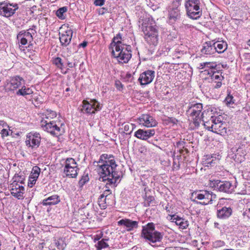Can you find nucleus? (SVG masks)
Returning a JSON list of instances; mask_svg holds the SVG:
<instances>
[{"label": "nucleus", "mask_w": 250, "mask_h": 250, "mask_svg": "<svg viewBox=\"0 0 250 250\" xmlns=\"http://www.w3.org/2000/svg\"><path fill=\"white\" fill-rule=\"evenodd\" d=\"M138 123L146 127H153L157 125L156 120L149 114H143L137 119Z\"/></svg>", "instance_id": "9b49d317"}, {"label": "nucleus", "mask_w": 250, "mask_h": 250, "mask_svg": "<svg viewBox=\"0 0 250 250\" xmlns=\"http://www.w3.org/2000/svg\"><path fill=\"white\" fill-rule=\"evenodd\" d=\"M170 220L172 222H175L176 225L178 226L179 228L182 229H186L188 226V220L176 214L171 216Z\"/></svg>", "instance_id": "4be33fe9"}, {"label": "nucleus", "mask_w": 250, "mask_h": 250, "mask_svg": "<svg viewBox=\"0 0 250 250\" xmlns=\"http://www.w3.org/2000/svg\"><path fill=\"white\" fill-rule=\"evenodd\" d=\"M122 38L120 34L114 37L110 44L112 48L113 56L121 63H127L131 58V46L122 42Z\"/></svg>", "instance_id": "f257e3e1"}, {"label": "nucleus", "mask_w": 250, "mask_h": 250, "mask_svg": "<svg viewBox=\"0 0 250 250\" xmlns=\"http://www.w3.org/2000/svg\"><path fill=\"white\" fill-rule=\"evenodd\" d=\"M104 13V12L103 11V10L102 11L100 12V14H103Z\"/></svg>", "instance_id": "338daca9"}, {"label": "nucleus", "mask_w": 250, "mask_h": 250, "mask_svg": "<svg viewBox=\"0 0 250 250\" xmlns=\"http://www.w3.org/2000/svg\"><path fill=\"white\" fill-rule=\"evenodd\" d=\"M73 32L70 29H68L64 32H60V41L62 45L66 46L68 45L72 38Z\"/></svg>", "instance_id": "f3484780"}, {"label": "nucleus", "mask_w": 250, "mask_h": 250, "mask_svg": "<svg viewBox=\"0 0 250 250\" xmlns=\"http://www.w3.org/2000/svg\"><path fill=\"white\" fill-rule=\"evenodd\" d=\"M199 0H188L185 3L188 16L191 19H197L202 15Z\"/></svg>", "instance_id": "423d86ee"}, {"label": "nucleus", "mask_w": 250, "mask_h": 250, "mask_svg": "<svg viewBox=\"0 0 250 250\" xmlns=\"http://www.w3.org/2000/svg\"><path fill=\"white\" fill-rule=\"evenodd\" d=\"M41 172V169L38 166H34L33 167L31 174L32 175H35L39 177V176Z\"/></svg>", "instance_id": "ea45409f"}, {"label": "nucleus", "mask_w": 250, "mask_h": 250, "mask_svg": "<svg viewBox=\"0 0 250 250\" xmlns=\"http://www.w3.org/2000/svg\"><path fill=\"white\" fill-rule=\"evenodd\" d=\"M154 200V197L153 196H149L146 199V201L148 202V205H149L150 203Z\"/></svg>", "instance_id": "5fc2aeb1"}, {"label": "nucleus", "mask_w": 250, "mask_h": 250, "mask_svg": "<svg viewBox=\"0 0 250 250\" xmlns=\"http://www.w3.org/2000/svg\"><path fill=\"white\" fill-rule=\"evenodd\" d=\"M67 10V9L66 7H62V8H59L56 11L57 16L60 19H64L65 18V16L64 14L66 12Z\"/></svg>", "instance_id": "c9c22d12"}, {"label": "nucleus", "mask_w": 250, "mask_h": 250, "mask_svg": "<svg viewBox=\"0 0 250 250\" xmlns=\"http://www.w3.org/2000/svg\"><path fill=\"white\" fill-rule=\"evenodd\" d=\"M222 81H215L216 84L214 86V88H220L222 85Z\"/></svg>", "instance_id": "603ef678"}, {"label": "nucleus", "mask_w": 250, "mask_h": 250, "mask_svg": "<svg viewBox=\"0 0 250 250\" xmlns=\"http://www.w3.org/2000/svg\"><path fill=\"white\" fill-rule=\"evenodd\" d=\"M217 65L215 62H205L200 64V69H208L209 71L213 70L216 67Z\"/></svg>", "instance_id": "473e14b6"}, {"label": "nucleus", "mask_w": 250, "mask_h": 250, "mask_svg": "<svg viewBox=\"0 0 250 250\" xmlns=\"http://www.w3.org/2000/svg\"><path fill=\"white\" fill-rule=\"evenodd\" d=\"M203 72H204V74L209 75L212 81H222L224 78L221 74L217 71H215L213 70L209 71L208 69H205Z\"/></svg>", "instance_id": "c85d7f7f"}, {"label": "nucleus", "mask_w": 250, "mask_h": 250, "mask_svg": "<svg viewBox=\"0 0 250 250\" xmlns=\"http://www.w3.org/2000/svg\"><path fill=\"white\" fill-rule=\"evenodd\" d=\"M207 158L205 161V164L207 165V167H209V166H211L212 164H215L216 158L215 159H213V156H207Z\"/></svg>", "instance_id": "4c0bfd02"}, {"label": "nucleus", "mask_w": 250, "mask_h": 250, "mask_svg": "<svg viewBox=\"0 0 250 250\" xmlns=\"http://www.w3.org/2000/svg\"><path fill=\"white\" fill-rule=\"evenodd\" d=\"M65 91H70V88H68H68H67L65 89Z\"/></svg>", "instance_id": "0e129e2a"}, {"label": "nucleus", "mask_w": 250, "mask_h": 250, "mask_svg": "<svg viewBox=\"0 0 250 250\" xmlns=\"http://www.w3.org/2000/svg\"><path fill=\"white\" fill-rule=\"evenodd\" d=\"M180 10L176 8H170L168 11V21L169 23L173 24L180 18Z\"/></svg>", "instance_id": "aec40b11"}, {"label": "nucleus", "mask_w": 250, "mask_h": 250, "mask_svg": "<svg viewBox=\"0 0 250 250\" xmlns=\"http://www.w3.org/2000/svg\"><path fill=\"white\" fill-rule=\"evenodd\" d=\"M111 193V190L109 189H106L104 190V193L102 194L101 195H104V198L105 197L107 198V197Z\"/></svg>", "instance_id": "09e8293b"}, {"label": "nucleus", "mask_w": 250, "mask_h": 250, "mask_svg": "<svg viewBox=\"0 0 250 250\" xmlns=\"http://www.w3.org/2000/svg\"><path fill=\"white\" fill-rule=\"evenodd\" d=\"M19 179L17 180V183H18L19 182H20L21 184H22L23 183V180H24V178H22L21 176H19Z\"/></svg>", "instance_id": "13d9d810"}, {"label": "nucleus", "mask_w": 250, "mask_h": 250, "mask_svg": "<svg viewBox=\"0 0 250 250\" xmlns=\"http://www.w3.org/2000/svg\"><path fill=\"white\" fill-rule=\"evenodd\" d=\"M217 188L220 191L230 193L233 191L234 186L229 181H220L217 184Z\"/></svg>", "instance_id": "412c9836"}, {"label": "nucleus", "mask_w": 250, "mask_h": 250, "mask_svg": "<svg viewBox=\"0 0 250 250\" xmlns=\"http://www.w3.org/2000/svg\"><path fill=\"white\" fill-rule=\"evenodd\" d=\"M211 122L212 124H219L220 123H222V122L221 121L220 118H219V117H218V118L215 117V118H214L213 117H211Z\"/></svg>", "instance_id": "c03bdc74"}, {"label": "nucleus", "mask_w": 250, "mask_h": 250, "mask_svg": "<svg viewBox=\"0 0 250 250\" xmlns=\"http://www.w3.org/2000/svg\"><path fill=\"white\" fill-rule=\"evenodd\" d=\"M88 180L87 176L83 177L79 181V184L82 186Z\"/></svg>", "instance_id": "de8ad7c7"}, {"label": "nucleus", "mask_w": 250, "mask_h": 250, "mask_svg": "<svg viewBox=\"0 0 250 250\" xmlns=\"http://www.w3.org/2000/svg\"><path fill=\"white\" fill-rule=\"evenodd\" d=\"M54 243L59 250H64L66 246L65 238L63 237L55 238Z\"/></svg>", "instance_id": "c756f323"}, {"label": "nucleus", "mask_w": 250, "mask_h": 250, "mask_svg": "<svg viewBox=\"0 0 250 250\" xmlns=\"http://www.w3.org/2000/svg\"><path fill=\"white\" fill-rule=\"evenodd\" d=\"M213 45L214 49L216 50V52L220 54L223 53L226 50L228 47L227 42L223 41L214 42H213Z\"/></svg>", "instance_id": "bb28decb"}, {"label": "nucleus", "mask_w": 250, "mask_h": 250, "mask_svg": "<svg viewBox=\"0 0 250 250\" xmlns=\"http://www.w3.org/2000/svg\"><path fill=\"white\" fill-rule=\"evenodd\" d=\"M106 200V198H104V195H100L98 199V203L101 208H105V204H107Z\"/></svg>", "instance_id": "e433bc0d"}, {"label": "nucleus", "mask_w": 250, "mask_h": 250, "mask_svg": "<svg viewBox=\"0 0 250 250\" xmlns=\"http://www.w3.org/2000/svg\"><path fill=\"white\" fill-rule=\"evenodd\" d=\"M114 160L113 159V156L112 155H108L106 154H102L100 156V158L98 162H95V163H96L97 164H100V163H105L106 161H111Z\"/></svg>", "instance_id": "72a5a7b5"}, {"label": "nucleus", "mask_w": 250, "mask_h": 250, "mask_svg": "<svg viewBox=\"0 0 250 250\" xmlns=\"http://www.w3.org/2000/svg\"><path fill=\"white\" fill-rule=\"evenodd\" d=\"M32 34L26 31H21L17 36V38L20 41V43L21 45H26L28 42L30 43L33 41Z\"/></svg>", "instance_id": "a211bd4d"}, {"label": "nucleus", "mask_w": 250, "mask_h": 250, "mask_svg": "<svg viewBox=\"0 0 250 250\" xmlns=\"http://www.w3.org/2000/svg\"><path fill=\"white\" fill-rule=\"evenodd\" d=\"M53 63L55 64L58 68L61 69L62 68L63 64L62 63V60L61 58L57 57L54 59Z\"/></svg>", "instance_id": "a19ab883"}, {"label": "nucleus", "mask_w": 250, "mask_h": 250, "mask_svg": "<svg viewBox=\"0 0 250 250\" xmlns=\"http://www.w3.org/2000/svg\"><path fill=\"white\" fill-rule=\"evenodd\" d=\"M142 236L152 243L160 242L163 238V234L159 231L155 230L154 224L149 223L143 227Z\"/></svg>", "instance_id": "20e7f679"}, {"label": "nucleus", "mask_w": 250, "mask_h": 250, "mask_svg": "<svg viewBox=\"0 0 250 250\" xmlns=\"http://www.w3.org/2000/svg\"><path fill=\"white\" fill-rule=\"evenodd\" d=\"M75 64L72 62H68L67 65L70 68H72L74 66Z\"/></svg>", "instance_id": "052dcab7"}, {"label": "nucleus", "mask_w": 250, "mask_h": 250, "mask_svg": "<svg viewBox=\"0 0 250 250\" xmlns=\"http://www.w3.org/2000/svg\"><path fill=\"white\" fill-rule=\"evenodd\" d=\"M115 85L116 87L119 89H120V88H122L123 86L122 84L120 81H116L115 83Z\"/></svg>", "instance_id": "864d4df0"}, {"label": "nucleus", "mask_w": 250, "mask_h": 250, "mask_svg": "<svg viewBox=\"0 0 250 250\" xmlns=\"http://www.w3.org/2000/svg\"><path fill=\"white\" fill-rule=\"evenodd\" d=\"M129 125H130V126H132V129L130 131V132H128V134H130L132 132L133 129L135 127V125L134 124H131Z\"/></svg>", "instance_id": "bf43d9fd"}, {"label": "nucleus", "mask_w": 250, "mask_h": 250, "mask_svg": "<svg viewBox=\"0 0 250 250\" xmlns=\"http://www.w3.org/2000/svg\"><path fill=\"white\" fill-rule=\"evenodd\" d=\"M208 124V122H206L204 124L205 127L208 130H211L212 132L216 133H220V132H222V130L225 129V127H223V124L222 122L219 124H212L211 126H208L207 125Z\"/></svg>", "instance_id": "cd10ccee"}, {"label": "nucleus", "mask_w": 250, "mask_h": 250, "mask_svg": "<svg viewBox=\"0 0 250 250\" xmlns=\"http://www.w3.org/2000/svg\"><path fill=\"white\" fill-rule=\"evenodd\" d=\"M105 0H95L94 4L96 6H102L104 4Z\"/></svg>", "instance_id": "a18cd8bd"}, {"label": "nucleus", "mask_w": 250, "mask_h": 250, "mask_svg": "<svg viewBox=\"0 0 250 250\" xmlns=\"http://www.w3.org/2000/svg\"><path fill=\"white\" fill-rule=\"evenodd\" d=\"M202 104L197 103L191 104L187 110L188 114L193 120L196 126H199L201 121H204V112H202Z\"/></svg>", "instance_id": "39448f33"}, {"label": "nucleus", "mask_w": 250, "mask_h": 250, "mask_svg": "<svg viewBox=\"0 0 250 250\" xmlns=\"http://www.w3.org/2000/svg\"><path fill=\"white\" fill-rule=\"evenodd\" d=\"M248 44L250 46V40L248 41Z\"/></svg>", "instance_id": "774afa93"}, {"label": "nucleus", "mask_w": 250, "mask_h": 250, "mask_svg": "<svg viewBox=\"0 0 250 250\" xmlns=\"http://www.w3.org/2000/svg\"><path fill=\"white\" fill-rule=\"evenodd\" d=\"M193 195L195 196V198L198 200H204L201 203L202 205H207L211 203L214 199L216 198V195L210 192L207 190H199L193 193Z\"/></svg>", "instance_id": "9d476101"}, {"label": "nucleus", "mask_w": 250, "mask_h": 250, "mask_svg": "<svg viewBox=\"0 0 250 250\" xmlns=\"http://www.w3.org/2000/svg\"><path fill=\"white\" fill-rule=\"evenodd\" d=\"M225 244V242L223 241H217L214 243V246L215 247H221L224 246Z\"/></svg>", "instance_id": "49530a36"}, {"label": "nucleus", "mask_w": 250, "mask_h": 250, "mask_svg": "<svg viewBox=\"0 0 250 250\" xmlns=\"http://www.w3.org/2000/svg\"><path fill=\"white\" fill-rule=\"evenodd\" d=\"M130 126L129 124H126L124 126V130L125 132H126V134H128L127 132H130Z\"/></svg>", "instance_id": "8fccbe9b"}, {"label": "nucleus", "mask_w": 250, "mask_h": 250, "mask_svg": "<svg viewBox=\"0 0 250 250\" xmlns=\"http://www.w3.org/2000/svg\"><path fill=\"white\" fill-rule=\"evenodd\" d=\"M104 13V12L103 11V10L102 11L100 12V14H103Z\"/></svg>", "instance_id": "69168bd1"}, {"label": "nucleus", "mask_w": 250, "mask_h": 250, "mask_svg": "<svg viewBox=\"0 0 250 250\" xmlns=\"http://www.w3.org/2000/svg\"><path fill=\"white\" fill-rule=\"evenodd\" d=\"M170 120L171 122L173 123L174 124H175L176 122L177 121L175 119H170Z\"/></svg>", "instance_id": "e2e57ef3"}, {"label": "nucleus", "mask_w": 250, "mask_h": 250, "mask_svg": "<svg viewBox=\"0 0 250 250\" xmlns=\"http://www.w3.org/2000/svg\"><path fill=\"white\" fill-rule=\"evenodd\" d=\"M12 133L13 131L9 129V127L8 128H4V130H2V131L0 132L2 138H4L8 136H12Z\"/></svg>", "instance_id": "58836bf2"}, {"label": "nucleus", "mask_w": 250, "mask_h": 250, "mask_svg": "<svg viewBox=\"0 0 250 250\" xmlns=\"http://www.w3.org/2000/svg\"><path fill=\"white\" fill-rule=\"evenodd\" d=\"M87 44V42H83L82 43L80 44L79 46L80 47H85V46H86Z\"/></svg>", "instance_id": "4d7b16f0"}, {"label": "nucleus", "mask_w": 250, "mask_h": 250, "mask_svg": "<svg viewBox=\"0 0 250 250\" xmlns=\"http://www.w3.org/2000/svg\"><path fill=\"white\" fill-rule=\"evenodd\" d=\"M202 54L205 55H212L216 52L212 42H205L201 50Z\"/></svg>", "instance_id": "b1692460"}, {"label": "nucleus", "mask_w": 250, "mask_h": 250, "mask_svg": "<svg viewBox=\"0 0 250 250\" xmlns=\"http://www.w3.org/2000/svg\"><path fill=\"white\" fill-rule=\"evenodd\" d=\"M60 202V196L57 194L52 195L43 199L42 204L43 206H51L58 204Z\"/></svg>", "instance_id": "393cba45"}, {"label": "nucleus", "mask_w": 250, "mask_h": 250, "mask_svg": "<svg viewBox=\"0 0 250 250\" xmlns=\"http://www.w3.org/2000/svg\"><path fill=\"white\" fill-rule=\"evenodd\" d=\"M9 126L3 121H0V132L4 130V128H8Z\"/></svg>", "instance_id": "37998d69"}, {"label": "nucleus", "mask_w": 250, "mask_h": 250, "mask_svg": "<svg viewBox=\"0 0 250 250\" xmlns=\"http://www.w3.org/2000/svg\"><path fill=\"white\" fill-rule=\"evenodd\" d=\"M24 190V187L20 185L16 181L11 184V193L19 199L23 198L22 194Z\"/></svg>", "instance_id": "2eb2a0df"}, {"label": "nucleus", "mask_w": 250, "mask_h": 250, "mask_svg": "<svg viewBox=\"0 0 250 250\" xmlns=\"http://www.w3.org/2000/svg\"><path fill=\"white\" fill-rule=\"evenodd\" d=\"M118 224L125 227L127 231H131L138 227V222L129 219H122L118 222Z\"/></svg>", "instance_id": "6ab92c4d"}, {"label": "nucleus", "mask_w": 250, "mask_h": 250, "mask_svg": "<svg viewBox=\"0 0 250 250\" xmlns=\"http://www.w3.org/2000/svg\"><path fill=\"white\" fill-rule=\"evenodd\" d=\"M38 177L35 176V175H32L30 174V175L29 177V179L33 180V181H37V180L38 179Z\"/></svg>", "instance_id": "6e6d98bb"}, {"label": "nucleus", "mask_w": 250, "mask_h": 250, "mask_svg": "<svg viewBox=\"0 0 250 250\" xmlns=\"http://www.w3.org/2000/svg\"><path fill=\"white\" fill-rule=\"evenodd\" d=\"M21 88L19 89L17 92L16 94L18 95L26 96L33 93L32 90L30 88H26L24 85L21 87Z\"/></svg>", "instance_id": "2f4dec72"}, {"label": "nucleus", "mask_w": 250, "mask_h": 250, "mask_svg": "<svg viewBox=\"0 0 250 250\" xmlns=\"http://www.w3.org/2000/svg\"><path fill=\"white\" fill-rule=\"evenodd\" d=\"M79 168L75 160L72 158H67L64 164L63 172L66 176L75 178L78 175Z\"/></svg>", "instance_id": "0eeeda50"}, {"label": "nucleus", "mask_w": 250, "mask_h": 250, "mask_svg": "<svg viewBox=\"0 0 250 250\" xmlns=\"http://www.w3.org/2000/svg\"><path fill=\"white\" fill-rule=\"evenodd\" d=\"M36 181H33V180L28 179V187L32 188L35 184Z\"/></svg>", "instance_id": "3c124183"}, {"label": "nucleus", "mask_w": 250, "mask_h": 250, "mask_svg": "<svg viewBox=\"0 0 250 250\" xmlns=\"http://www.w3.org/2000/svg\"><path fill=\"white\" fill-rule=\"evenodd\" d=\"M18 8V5L16 3H10L5 1L0 2V15L9 18L13 15Z\"/></svg>", "instance_id": "6e6552de"}, {"label": "nucleus", "mask_w": 250, "mask_h": 250, "mask_svg": "<svg viewBox=\"0 0 250 250\" xmlns=\"http://www.w3.org/2000/svg\"><path fill=\"white\" fill-rule=\"evenodd\" d=\"M185 143L184 141L179 142H178V145L179 146H184V144Z\"/></svg>", "instance_id": "680f3d73"}, {"label": "nucleus", "mask_w": 250, "mask_h": 250, "mask_svg": "<svg viewBox=\"0 0 250 250\" xmlns=\"http://www.w3.org/2000/svg\"><path fill=\"white\" fill-rule=\"evenodd\" d=\"M98 164V171L102 181H107V184H114L120 178V174L116 170L117 165L115 160L106 161L105 163Z\"/></svg>", "instance_id": "f03ea898"}, {"label": "nucleus", "mask_w": 250, "mask_h": 250, "mask_svg": "<svg viewBox=\"0 0 250 250\" xmlns=\"http://www.w3.org/2000/svg\"><path fill=\"white\" fill-rule=\"evenodd\" d=\"M142 28L144 33L145 37L153 35L154 33H158L157 30L156 28L148 23L143 24Z\"/></svg>", "instance_id": "a878e982"}, {"label": "nucleus", "mask_w": 250, "mask_h": 250, "mask_svg": "<svg viewBox=\"0 0 250 250\" xmlns=\"http://www.w3.org/2000/svg\"><path fill=\"white\" fill-rule=\"evenodd\" d=\"M225 102L227 104H233V97L229 94L228 95L227 97L225 99Z\"/></svg>", "instance_id": "79ce46f5"}, {"label": "nucleus", "mask_w": 250, "mask_h": 250, "mask_svg": "<svg viewBox=\"0 0 250 250\" xmlns=\"http://www.w3.org/2000/svg\"><path fill=\"white\" fill-rule=\"evenodd\" d=\"M155 133V131L153 129L146 130L139 129L135 132L134 136L141 140H146L151 137L153 136Z\"/></svg>", "instance_id": "dca6fc26"}, {"label": "nucleus", "mask_w": 250, "mask_h": 250, "mask_svg": "<svg viewBox=\"0 0 250 250\" xmlns=\"http://www.w3.org/2000/svg\"><path fill=\"white\" fill-rule=\"evenodd\" d=\"M108 239H103L101 241H98V243L95 245L97 250H101L103 249L107 248L108 245L105 242Z\"/></svg>", "instance_id": "f704fd0d"}, {"label": "nucleus", "mask_w": 250, "mask_h": 250, "mask_svg": "<svg viewBox=\"0 0 250 250\" xmlns=\"http://www.w3.org/2000/svg\"><path fill=\"white\" fill-rule=\"evenodd\" d=\"M102 108V105L95 100H91L90 102L83 100V102L81 111L89 114L95 113L96 111H99Z\"/></svg>", "instance_id": "1a4fd4ad"}, {"label": "nucleus", "mask_w": 250, "mask_h": 250, "mask_svg": "<svg viewBox=\"0 0 250 250\" xmlns=\"http://www.w3.org/2000/svg\"><path fill=\"white\" fill-rule=\"evenodd\" d=\"M232 212L230 207H224L221 209H217V216L220 219H227L231 215Z\"/></svg>", "instance_id": "5701e85b"}, {"label": "nucleus", "mask_w": 250, "mask_h": 250, "mask_svg": "<svg viewBox=\"0 0 250 250\" xmlns=\"http://www.w3.org/2000/svg\"><path fill=\"white\" fill-rule=\"evenodd\" d=\"M146 41L150 45L156 46L158 43V33H154L153 35L147 36L145 37Z\"/></svg>", "instance_id": "7c9ffc66"}, {"label": "nucleus", "mask_w": 250, "mask_h": 250, "mask_svg": "<svg viewBox=\"0 0 250 250\" xmlns=\"http://www.w3.org/2000/svg\"><path fill=\"white\" fill-rule=\"evenodd\" d=\"M25 84V81L22 78L16 76L11 79L9 82L7 83L6 87L7 89L14 91Z\"/></svg>", "instance_id": "ddd939ff"}, {"label": "nucleus", "mask_w": 250, "mask_h": 250, "mask_svg": "<svg viewBox=\"0 0 250 250\" xmlns=\"http://www.w3.org/2000/svg\"><path fill=\"white\" fill-rule=\"evenodd\" d=\"M155 76L154 71L147 70L144 72L140 75L139 81L142 85H146L150 83L153 80Z\"/></svg>", "instance_id": "4468645a"}, {"label": "nucleus", "mask_w": 250, "mask_h": 250, "mask_svg": "<svg viewBox=\"0 0 250 250\" xmlns=\"http://www.w3.org/2000/svg\"><path fill=\"white\" fill-rule=\"evenodd\" d=\"M56 116L57 113L55 111L47 110L41 121V126L43 130L51 135L59 136L64 133V130L62 126H59L54 121L51 120Z\"/></svg>", "instance_id": "7ed1b4c3"}, {"label": "nucleus", "mask_w": 250, "mask_h": 250, "mask_svg": "<svg viewBox=\"0 0 250 250\" xmlns=\"http://www.w3.org/2000/svg\"><path fill=\"white\" fill-rule=\"evenodd\" d=\"M26 146L32 148H37L41 143V136L38 133H30L26 137L25 141Z\"/></svg>", "instance_id": "f8f14e48"}]
</instances>
